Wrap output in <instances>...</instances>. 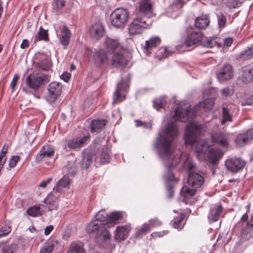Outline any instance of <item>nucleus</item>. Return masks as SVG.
I'll return each instance as SVG.
<instances>
[{
	"label": "nucleus",
	"instance_id": "obj_1",
	"mask_svg": "<svg viewBox=\"0 0 253 253\" xmlns=\"http://www.w3.org/2000/svg\"><path fill=\"white\" fill-rule=\"evenodd\" d=\"M179 131L175 122L169 123L166 128L162 129L154 144V148L158 156L166 168L163 177L167 182L169 198L173 197L174 191L170 181H177L174 178L172 169L177 165L175 152L171 147V143L177 136Z\"/></svg>",
	"mask_w": 253,
	"mask_h": 253
},
{
	"label": "nucleus",
	"instance_id": "obj_2",
	"mask_svg": "<svg viewBox=\"0 0 253 253\" xmlns=\"http://www.w3.org/2000/svg\"><path fill=\"white\" fill-rule=\"evenodd\" d=\"M175 158L177 161V163L178 162L184 169L189 172L187 182L191 187L184 186L180 191L181 196L183 197V201L187 203L186 200L194 196L196 189L200 188L204 184L205 178L202 175L192 172L195 168V164L188 154L182 153L179 157L177 158L175 156Z\"/></svg>",
	"mask_w": 253,
	"mask_h": 253
},
{
	"label": "nucleus",
	"instance_id": "obj_3",
	"mask_svg": "<svg viewBox=\"0 0 253 253\" xmlns=\"http://www.w3.org/2000/svg\"><path fill=\"white\" fill-rule=\"evenodd\" d=\"M207 131V127L205 125L190 122L186 126L184 135L185 143L195 148L198 158L201 160L204 158L209 146L205 140H199L198 136L204 134Z\"/></svg>",
	"mask_w": 253,
	"mask_h": 253
},
{
	"label": "nucleus",
	"instance_id": "obj_4",
	"mask_svg": "<svg viewBox=\"0 0 253 253\" xmlns=\"http://www.w3.org/2000/svg\"><path fill=\"white\" fill-rule=\"evenodd\" d=\"M214 103L212 98H207L203 102H200L192 109L188 104H184V106L180 104L175 110L174 119L182 122H185L188 120L189 116L192 117H195L196 112L199 109L202 108L205 111H209L211 109Z\"/></svg>",
	"mask_w": 253,
	"mask_h": 253
},
{
	"label": "nucleus",
	"instance_id": "obj_5",
	"mask_svg": "<svg viewBox=\"0 0 253 253\" xmlns=\"http://www.w3.org/2000/svg\"><path fill=\"white\" fill-rule=\"evenodd\" d=\"M71 180L67 175H64L57 183L44 200L48 205L49 211L55 210L58 206V201L61 195L70 189Z\"/></svg>",
	"mask_w": 253,
	"mask_h": 253
},
{
	"label": "nucleus",
	"instance_id": "obj_6",
	"mask_svg": "<svg viewBox=\"0 0 253 253\" xmlns=\"http://www.w3.org/2000/svg\"><path fill=\"white\" fill-rule=\"evenodd\" d=\"M122 81L117 84V88L113 95V104L120 103L126 98L125 93L129 88L130 75L127 73L125 76L122 75Z\"/></svg>",
	"mask_w": 253,
	"mask_h": 253
},
{
	"label": "nucleus",
	"instance_id": "obj_7",
	"mask_svg": "<svg viewBox=\"0 0 253 253\" xmlns=\"http://www.w3.org/2000/svg\"><path fill=\"white\" fill-rule=\"evenodd\" d=\"M129 17L127 9L123 8L115 9L110 16L111 25L117 28H123L127 23Z\"/></svg>",
	"mask_w": 253,
	"mask_h": 253
},
{
	"label": "nucleus",
	"instance_id": "obj_8",
	"mask_svg": "<svg viewBox=\"0 0 253 253\" xmlns=\"http://www.w3.org/2000/svg\"><path fill=\"white\" fill-rule=\"evenodd\" d=\"M152 23L150 17H142L137 15L129 26L128 31L131 35L141 34L145 29L149 28Z\"/></svg>",
	"mask_w": 253,
	"mask_h": 253
},
{
	"label": "nucleus",
	"instance_id": "obj_9",
	"mask_svg": "<svg viewBox=\"0 0 253 253\" xmlns=\"http://www.w3.org/2000/svg\"><path fill=\"white\" fill-rule=\"evenodd\" d=\"M49 81L48 75L37 73L28 76L26 79V84L29 87L37 91L42 85Z\"/></svg>",
	"mask_w": 253,
	"mask_h": 253
},
{
	"label": "nucleus",
	"instance_id": "obj_10",
	"mask_svg": "<svg viewBox=\"0 0 253 253\" xmlns=\"http://www.w3.org/2000/svg\"><path fill=\"white\" fill-rule=\"evenodd\" d=\"M186 37L182 46L189 47L196 45L202 42L203 34L198 31L195 28L189 26L185 28Z\"/></svg>",
	"mask_w": 253,
	"mask_h": 253
},
{
	"label": "nucleus",
	"instance_id": "obj_11",
	"mask_svg": "<svg viewBox=\"0 0 253 253\" xmlns=\"http://www.w3.org/2000/svg\"><path fill=\"white\" fill-rule=\"evenodd\" d=\"M62 85L61 83L53 82L50 83L48 86V95L46 98L47 101L52 103L55 101L62 92Z\"/></svg>",
	"mask_w": 253,
	"mask_h": 253
},
{
	"label": "nucleus",
	"instance_id": "obj_12",
	"mask_svg": "<svg viewBox=\"0 0 253 253\" xmlns=\"http://www.w3.org/2000/svg\"><path fill=\"white\" fill-rule=\"evenodd\" d=\"M246 164V161L240 158L236 157L228 159L225 162L227 169L233 173H236L242 169Z\"/></svg>",
	"mask_w": 253,
	"mask_h": 253
},
{
	"label": "nucleus",
	"instance_id": "obj_13",
	"mask_svg": "<svg viewBox=\"0 0 253 253\" xmlns=\"http://www.w3.org/2000/svg\"><path fill=\"white\" fill-rule=\"evenodd\" d=\"M212 142L223 147L228 146L231 140V134L222 132H216L211 134Z\"/></svg>",
	"mask_w": 253,
	"mask_h": 253
},
{
	"label": "nucleus",
	"instance_id": "obj_14",
	"mask_svg": "<svg viewBox=\"0 0 253 253\" xmlns=\"http://www.w3.org/2000/svg\"><path fill=\"white\" fill-rule=\"evenodd\" d=\"M54 153L53 148L49 145L46 144L42 146L39 152L36 156V161L40 162L44 161L47 162L49 159H53Z\"/></svg>",
	"mask_w": 253,
	"mask_h": 253
},
{
	"label": "nucleus",
	"instance_id": "obj_15",
	"mask_svg": "<svg viewBox=\"0 0 253 253\" xmlns=\"http://www.w3.org/2000/svg\"><path fill=\"white\" fill-rule=\"evenodd\" d=\"M152 15V5L151 0H141L139 3L137 15L142 17H150L151 18Z\"/></svg>",
	"mask_w": 253,
	"mask_h": 253
},
{
	"label": "nucleus",
	"instance_id": "obj_16",
	"mask_svg": "<svg viewBox=\"0 0 253 253\" xmlns=\"http://www.w3.org/2000/svg\"><path fill=\"white\" fill-rule=\"evenodd\" d=\"M89 141V135L84 136L80 139L73 138L67 141L65 147H67L69 150L76 149L80 147H84Z\"/></svg>",
	"mask_w": 253,
	"mask_h": 253
},
{
	"label": "nucleus",
	"instance_id": "obj_17",
	"mask_svg": "<svg viewBox=\"0 0 253 253\" xmlns=\"http://www.w3.org/2000/svg\"><path fill=\"white\" fill-rule=\"evenodd\" d=\"M234 74L231 64H225L217 73L216 76L219 82L231 79Z\"/></svg>",
	"mask_w": 253,
	"mask_h": 253
},
{
	"label": "nucleus",
	"instance_id": "obj_18",
	"mask_svg": "<svg viewBox=\"0 0 253 253\" xmlns=\"http://www.w3.org/2000/svg\"><path fill=\"white\" fill-rule=\"evenodd\" d=\"M252 139L253 129H249L245 132L238 134L235 140V142L238 146L242 147L247 145Z\"/></svg>",
	"mask_w": 253,
	"mask_h": 253
},
{
	"label": "nucleus",
	"instance_id": "obj_19",
	"mask_svg": "<svg viewBox=\"0 0 253 253\" xmlns=\"http://www.w3.org/2000/svg\"><path fill=\"white\" fill-rule=\"evenodd\" d=\"M161 42V39L159 36H153L145 41V44L143 47L144 53L149 55L153 51V49L159 45Z\"/></svg>",
	"mask_w": 253,
	"mask_h": 253
},
{
	"label": "nucleus",
	"instance_id": "obj_20",
	"mask_svg": "<svg viewBox=\"0 0 253 253\" xmlns=\"http://www.w3.org/2000/svg\"><path fill=\"white\" fill-rule=\"evenodd\" d=\"M239 80L245 84L251 82L253 80V68H243L239 73Z\"/></svg>",
	"mask_w": 253,
	"mask_h": 253
},
{
	"label": "nucleus",
	"instance_id": "obj_21",
	"mask_svg": "<svg viewBox=\"0 0 253 253\" xmlns=\"http://www.w3.org/2000/svg\"><path fill=\"white\" fill-rule=\"evenodd\" d=\"M131 229L130 225L119 226L116 229L115 239L117 241L124 240L128 235Z\"/></svg>",
	"mask_w": 253,
	"mask_h": 253
},
{
	"label": "nucleus",
	"instance_id": "obj_22",
	"mask_svg": "<svg viewBox=\"0 0 253 253\" xmlns=\"http://www.w3.org/2000/svg\"><path fill=\"white\" fill-rule=\"evenodd\" d=\"M105 33L104 27L101 24L95 23L93 24L89 30V35L91 37L99 40L102 37Z\"/></svg>",
	"mask_w": 253,
	"mask_h": 253
},
{
	"label": "nucleus",
	"instance_id": "obj_23",
	"mask_svg": "<svg viewBox=\"0 0 253 253\" xmlns=\"http://www.w3.org/2000/svg\"><path fill=\"white\" fill-rule=\"evenodd\" d=\"M222 211V207L220 205H213L209 212L208 218L210 222L217 221Z\"/></svg>",
	"mask_w": 253,
	"mask_h": 253
},
{
	"label": "nucleus",
	"instance_id": "obj_24",
	"mask_svg": "<svg viewBox=\"0 0 253 253\" xmlns=\"http://www.w3.org/2000/svg\"><path fill=\"white\" fill-rule=\"evenodd\" d=\"M71 32L67 26H63L60 30L58 38L61 43L65 46V48L69 43L71 37Z\"/></svg>",
	"mask_w": 253,
	"mask_h": 253
},
{
	"label": "nucleus",
	"instance_id": "obj_25",
	"mask_svg": "<svg viewBox=\"0 0 253 253\" xmlns=\"http://www.w3.org/2000/svg\"><path fill=\"white\" fill-rule=\"evenodd\" d=\"M210 20L209 15H202L197 17L195 20V28L200 30L205 29L210 24Z\"/></svg>",
	"mask_w": 253,
	"mask_h": 253
},
{
	"label": "nucleus",
	"instance_id": "obj_26",
	"mask_svg": "<svg viewBox=\"0 0 253 253\" xmlns=\"http://www.w3.org/2000/svg\"><path fill=\"white\" fill-rule=\"evenodd\" d=\"M104 229H105V226H103L95 220H92L88 223L86 228V230L88 233H96L97 235H99V233H101Z\"/></svg>",
	"mask_w": 253,
	"mask_h": 253
},
{
	"label": "nucleus",
	"instance_id": "obj_27",
	"mask_svg": "<svg viewBox=\"0 0 253 253\" xmlns=\"http://www.w3.org/2000/svg\"><path fill=\"white\" fill-rule=\"evenodd\" d=\"M84 244L79 241L72 242L69 246L66 253H85Z\"/></svg>",
	"mask_w": 253,
	"mask_h": 253
},
{
	"label": "nucleus",
	"instance_id": "obj_28",
	"mask_svg": "<svg viewBox=\"0 0 253 253\" xmlns=\"http://www.w3.org/2000/svg\"><path fill=\"white\" fill-rule=\"evenodd\" d=\"M241 234L242 237L247 240L253 237V213L247 221L246 227L242 231Z\"/></svg>",
	"mask_w": 253,
	"mask_h": 253
},
{
	"label": "nucleus",
	"instance_id": "obj_29",
	"mask_svg": "<svg viewBox=\"0 0 253 253\" xmlns=\"http://www.w3.org/2000/svg\"><path fill=\"white\" fill-rule=\"evenodd\" d=\"M205 47L211 48L214 46L219 47L221 46L220 39L217 37L206 38L201 43Z\"/></svg>",
	"mask_w": 253,
	"mask_h": 253
},
{
	"label": "nucleus",
	"instance_id": "obj_30",
	"mask_svg": "<svg viewBox=\"0 0 253 253\" xmlns=\"http://www.w3.org/2000/svg\"><path fill=\"white\" fill-rule=\"evenodd\" d=\"M93 59L95 63H103L108 61V56L104 49H99L95 52Z\"/></svg>",
	"mask_w": 253,
	"mask_h": 253
},
{
	"label": "nucleus",
	"instance_id": "obj_31",
	"mask_svg": "<svg viewBox=\"0 0 253 253\" xmlns=\"http://www.w3.org/2000/svg\"><path fill=\"white\" fill-rule=\"evenodd\" d=\"M232 113L231 111V107L226 106L223 107L222 111L221 124L225 125L228 122H232Z\"/></svg>",
	"mask_w": 253,
	"mask_h": 253
},
{
	"label": "nucleus",
	"instance_id": "obj_32",
	"mask_svg": "<svg viewBox=\"0 0 253 253\" xmlns=\"http://www.w3.org/2000/svg\"><path fill=\"white\" fill-rule=\"evenodd\" d=\"M108 214L106 213L105 210H101L98 212L95 215V220L98 221V222L100 223L103 226H107L109 227L108 222Z\"/></svg>",
	"mask_w": 253,
	"mask_h": 253
},
{
	"label": "nucleus",
	"instance_id": "obj_33",
	"mask_svg": "<svg viewBox=\"0 0 253 253\" xmlns=\"http://www.w3.org/2000/svg\"><path fill=\"white\" fill-rule=\"evenodd\" d=\"M223 155V153L219 148H211L209 150V156L212 163H216Z\"/></svg>",
	"mask_w": 253,
	"mask_h": 253
},
{
	"label": "nucleus",
	"instance_id": "obj_34",
	"mask_svg": "<svg viewBox=\"0 0 253 253\" xmlns=\"http://www.w3.org/2000/svg\"><path fill=\"white\" fill-rule=\"evenodd\" d=\"M253 57V44L248 46L245 50L241 52L238 58L243 60H249Z\"/></svg>",
	"mask_w": 253,
	"mask_h": 253
},
{
	"label": "nucleus",
	"instance_id": "obj_35",
	"mask_svg": "<svg viewBox=\"0 0 253 253\" xmlns=\"http://www.w3.org/2000/svg\"><path fill=\"white\" fill-rule=\"evenodd\" d=\"M63 171L68 175L73 176L77 172V166L74 161H69L63 167Z\"/></svg>",
	"mask_w": 253,
	"mask_h": 253
},
{
	"label": "nucleus",
	"instance_id": "obj_36",
	"mask_svg": "<svg viewBox=\"0 0 253 253\" xmlns=\"http://www.w3.org/2000/svg\"><path fill=\"white\" fill-rule=\"evenodd\" d=\"M171 55L172 52L169 51L167 48L162 47L157 50L154 57L156 59L161 60Z\"/></svg>",
	"mask_w": 253,
	"mask_h": 253
},
{
	"label": "nucleus",
	"instance_id": "obj_37",
	"mask_svg": "<svg viewBox=\"0 0 253 253\" xmlns=\"http://www.w3.org/2000/svg\"><path fill=\"white\" fill-rule=\"evenodd\" d=\"M48 40L47 31L44 30L42 27H40L37 35L35 37L34 42L36 43L40 41H47Z\"/></svg>",
	"mask_w": 253,
	"mask_h": 253
},
{
	"label": "nucleus",
	"instance_id": "obj_38",
	"mask_svg": "<svg viewBox=\"0 0 253 253\" xmlns=\"http://www.w3.org/2000/svg\"><path fill=\"white\" fill-rule=\"evenodd\" d=\"M105 44L109 51L113 52L120 45L118 40H114L110 38H106L105 41Z\"/></svg>",
	"mask_w": 253,
	"mask_h": 253
},
{
	"label": "nucleus",
	"instance_id": "obj_39",
	"mask_svg": "<svg viewBox=\"0 0 253 253\" xmlns=\"http://www.w3.org/2000/svg\"><path fill=\"white\" fill-rule=\"evenodd\" d=\"M56 241L49 240L46 242L40 250L41 253H51L54 247L57 245Z\"/></svg>",
	"mask_w": 253,
	"mask_h": 253
},
{
	"label": "nucleus",
	"instance_id": "obj_40",
	"mask_svg": "<svg viewBox=\"0 0 253 253\" xmlns=\"http://www.w3.org/2000/svg\"><path fill=\"white\" fill-rule=\"evenodd\" d=\"M106 121L104 120H93L91 123L90 128L92 132L96 131L106 125Z\"/></svg>",
	"mask_w": 253,
	"mask_h": 253
},
{
	"label": "nucleus",
	"instance_id": "obj_41",
	"mask_svg": "<svg viewBox=\"0 0 253 253\" xmlns=\"http://www.w3.org/2000/svg\"><path fill=\"white\" fill-rule=\"evenodd\" d=\"M123 218V213L120 211H114L108 215V225L114 224L116 221Z\"/></svg>",
	"mask_w": 253,
	"mask_h": 253
},
{
	"label": "nucleus",
	"instance_id": "obj_42",
	"mask_svg": "<svg viewBox=\"0 0 253 253\" xmlns=\"http://www.w3.org/2000/svg\"><path fill=\"white\" fill-rule=\"evenodd\" d=\"M151 229L150 224H149V223H145L141 227L137 229L135 235L137 237L142 236L149 232L151 230Z\"/></svg>",
	"mask_w": 253,
	"mask_h": 253
},
{
	"label": "nucleus",
	"instance_id": "obj_43",
	"mask_svg": "<svg viewBox=\"0 0 253 253\" xmlns=\"http://www.w3.org/2000/svg\"><path fill=\"white\" fill-rule=\"evenodd\" d=\"M184 217V215L182 213L178 215L177 217H174L171 221V224H172L173 227L179 230L182 229L183 227V225L181 222Z\"/></svg>",
	"mask_w": 253,
	"mask_h": 253
},
{
	"label": "nucleus",
	"instance_id": "obj_44",
	"mask_svg": "<svg viewBox=\"0 0 253 253\" xmlns=\"http://www.w3.org/2000/svg\"><path fill=\"white\" fill-rule=\"evenodd\" d=\"M110 162V149L107 147H103L100 155V163L107 164Z\"/></svg>",
	"mask_w": 253,
	"mask_h": 253
},
{
	"label": "nucleus",
	"instance_id": "obj_45",
	"mask_svg": "<svg viewBox=\"0 0 253 253\" xmlns=\"http://www.w3.org/2000/svg\"><path fill=\"white\" fill-rule=\"evenodd\" d=\"M93 158V156L90 154H84L82 161L83 168L88 169L92 162Z\"/></svg>",
	"mask_w": 253,
	"mask_h": 253
},
{
	"label": "nucleus",
	"instance_id": "obj_46",
	"mask_svg": "<svg viewBox=\"0 0 253 253\" xmlns=\"http://www.w3.org/2000/svg\"><path fill=\"white\" fill-rule=\"evenodd\" d=\"M128 62L121 53L116 52L113 55L112 63H127Z\"/></svg>",
	"mask_w": 253,
	"mask_h": 253
},
{
	"label": "nucleus",
	"instance_id": "obj_47",
	"mask_svg": "<svg viewBox=\"0 0 253 253\" xmlns=\"http://www.w3.org/2000/svg\"><path fill=\"white\" fill-rule=\"evenodd\" d=\"M43 206V205H41L31 207L27 210V213L29 215L35 217L39 216L41 214V207Z\"/></svg>",
	"mask_w": 253,
	"mask_h": 253
},
{
	"label": "nucleus",
	"instance_id": "obj_48",
	"mask_svg": "<svg viewBox=\"0 0 253 253\" xmlns=\"http://www.w3.org/2000/svg\"><path fill=\"white\" fill-rule=\"evenodd\" d=\"M167 101L165 97H161L155 99L153 101L154 107L157 110L164 107Z\"/></svg>",
	"mask_w": 253,
	"mask_h": 253
},
{
	"label": "nucleus",
	"instance_id": "obj_49",
	"mask_svg": "<svg viewBox=\"0 0 253 253\" xmlns=\"http://www.w3.org/2000/svg\"><path fill=\"white\" fill-rule=\"evenodd\" d=\"M217 18L218 26L220 29H223L226 24V16L221 12L218 13L216 14Z\"/></svg>",
	"mask_w": 253,
	"mask_h": 253
},
{
	"label": "nucleus",
	"instance_id": "obj_50",
	"mask_svg": "<svg viewBox=\"0 0 253 253\" xmlns=\"http://www.w3.org/2000/svg\"><path fill=\"white\" fill-rule=\"evenodd\" d=\"M220 92L222 97H227L232 96L234 94V90L233 88L227 86L221 89Z\"/></svg>",
	"mask_w": 253,
	"mask_h": 253
},
{
	"label": "nucleus",
	"instance_id": "obj_51",
	"mask_svg": "<svg viewBox=\"0 0 253 253\" xmlns=\"http://www.w3.org/2000/svg\"><path fill=\"white\" fill-rule=\"evenodd\" d=\"M17 247V245L15 243L4 245L2 248V252L3 253H12L16 250Z\"/></svg>",
	"mask_w": 253,
	"mask_h": 253
},
{
	"label": "nucleus",
	"instance_id": "obj_52",
	"mask_svg": "<svg viewBox=\"0 0 253 253\" xmlns=\"http://www.w3.org/2000/svg\"><path fill=\"white\" fill-rule=\"evenodd\" d=\"M8 146L7 144H5L1 151L0 154V162L2 163H5L6 161V158L5 155L7 152Z\"/></svg>",
	"mask_w": 253,
	"mask_h": 253
},
{
	"label": "nucleus",
	"instance_id": "obj_53",
	"mask_svg": "<svg viewBox=\"0 0 253 253\" xmlns=\"http://www.w3.org/2000/svg\"><path fill=\"white\" fill-rule=\"evenodd\" d=\"M11 229L10 226L5 225L2 226L0 229V237L7 235L10 232Z\"/></svg>",
	"mask_w": 253,
	"mask_h": 253
},
{
	"label": "nucleus",
	"instance_id": "obj_54",
	"mask_svg": "<svg viewBox=\"0 0 253 253\" xmlns=\"http://www.w3.org/2000/svg\"><path fill=\"white\" fill-rule=\"evenodd\" d=\"M38 71H50L51 70L52 64H36Z\"/></svg>",
	"mask_w": 253,
	"mask_h": 253
},
{
	"label": "nucleus",
	"instance_id": "obj_55",
	"mask_svg": "<svg viewBox=\"0 0 253 253\" xmlns=\"http://www.w3.org/2000/svg\"><path fill=\"white\" fill-rule=\"evenodd\" d=\"M20 159V158L18 156H13L9 161V167L11 168H14Z\"/></svg>",
	"mask_w": 253,
	"mask_h": 253
},
{
	"label": "nucleus",
	"instance_id": "obj_56",
	"mask_svg": "<svg viewBox=\"0 0 253 253\" xmlns=\"http://www.w3.org/2000/svg\"><path fill=\"white\" fill-rule=\"evenodd\" d=\"M37 58H39L40 60L39 63H49L50 62V59L48 58L46 55L44 54H39Z\"/></svg>",
	"mask_w": 253,
	"mask_h": 253
},
{
	"label": "nucleus",
	"instance_id": "obj_57",
	"mask_svg": "<svg viewBox=\"0 0 253 253\" xmlns=\"http://www.w3.org/2000/svg\"><path fill=\"white\" fill-rule=\"evenodd\" d=\"M171 8L173 10H177L182 8V3L180 0H175L170 6Z\"/></svg>",
	"mask_w": 253,
	"mask_h": 253
},
{
	"label": "nucleus",
	"instance_id": "obj_58",
	"mask_svg": "<svg viewBox=\"0 0 253 253\" xmlns=\"http://www.w3.org/2000/svg\"><path fill=\"white\" fill-rule=\"evenodd\" d=\"M54 3L58 10L62 9L65 5L64 0H54Z\"/></svg>",
	"mask_w": 253,
	"mask_h": 253
},
{
	"label": "nucleus",
	"instance_id": "obj_59",
	"mask_svg": "<svg viewBox=\"0 0 253 253\" xmlns=\"http://www.w3.org/2000/svg\"><path fill=\"white\" fill-rule=\"evenodd\" d=\"M239 3L238 0H228L227 5L230 8H235L238 6Z\"/></svg>",
	"mask_w": 253,
	"mask_h": 253
},
{
	"label": "nucleus",
	"instance_id": "obj_60",
	"mask_svg": "<svg viewBox=\"0 0 253 253\" xmlns=\"http://www.w3.org/2000/svg\"><path fill=\"white\" fill-rule=\"evenodd\" d=\"M107 228L108 227L105 226V229L103 230L101 233H99V235H102L105 240H109L111 237V235L109 232L107 230Z\"/></svg>",
	"mask_w": 253,
	"mask_h": 253
},
{
	"label": "nucleus",
	"instance_id": "obj_61",
	"mask_svg": "<svg viewBox=\"0 0 253 253\" xmlns=\"http://www.w3.org/2000/svg\"><path fill=\"white\" fill-rule=\"evenodd\" d=\"M71 78V74L68 72H64L61 76L60 79L64 82L67 83Z\"/></svg>",
	"mask_w": 253,
	"mask_h": 253
},
{
	"label": "nucleus",
	"instance_id": "obj_62",
	"mask_svg": "<svg viewBox=\"0 0 253 253\" xmlns=\"http://www.w3.org/2000/svg\"><path fill=\"white\" fill-rule=\"evenodd\" d=\"M19 76L18 75L15 74L13 78L10 83V87H11V89H12V91H13L14 87L16 86L17 82L18 80L19 79Z\"/></svg>",
	"mask_w": 253,
	"mask_h": 253
},
{
	"label": "nucleus",
	"instance_id": "obj_63",
	"mask_svg": "<svg viewBox=\"0 0 253 253\" xmlns=\"http://www.w3.org/2000/svg\"><path fill=\"white\" fill-rule=\"evenodd\" d=\"M233 39L231 37L226 38L224 39V46L229 47L233 43Z\"/></svg>",
	"mask_w": 253,
	"mask_h": 253
},
{
	"label": "nucleus",
	"instance_id": "obj_64",
	"mask_svg": "<svg viewBox=\"0 0 253 253\" xmlns=\"http://www.w3.org/2000/svg\"><path fill=\"white\" fill-rule=\"evenodd\" d=\"M243 105H253V95H251L247 98L242 103Z\"/></svg>",
	"mask_w": 253,
	"mask_h": 253
}]
</instances>
